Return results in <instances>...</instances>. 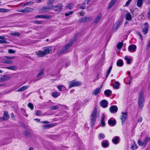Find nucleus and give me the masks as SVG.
Returning <instances> with one entry per match:
<instances>
[{
  "mask_svg": "<svg viewBox=\"0 0 150 150\" xmlns=\"http://www.w3.org/2000/svg\"><path fill=\"white\" fill-rule=\"evenodd\" d=\"M51 50L50 47H47L44 48V50L42 51L40 50L36 52L37 55L40 57H42L48 54Z\"/></svg>",
  "mask_w": 150,
  "mask_h": 150,
  "instance_id": "nucleus-1",
  "label": "nucleus"
},
{
  "mask_svg": "<svg viewBox=\"0 0 150 150\" xmlns=\"http://www.w3.org/2000/svg\"><path fill=\"white\" fill-rule=\"evenodd\" d=\"M144 99L142 91L140 92L139 96L138 103L140 108L142 109L144 106Z\"/></svg>",
  "mask_w": 150,
  "mask_h": 150,
  "instance_id": "nucleus-2",
  "label": "nucleus"
},
{
  "mask_svg": "<svg viewBox=\"0 0 150 150\" xmlns=\"http://www.w3.org/2000/svg\"><path fill=\"white\" fill-rule=\"evenodd\" d=\"M97 116V113L96 109V108H94L92 112L91 115V124L92 126H93L96 122Z\"/></svg>",
  "mask_w": 150,
  "mask_h": 150,
  "instance_id": "nucleus-3",
  "label": "nucleus"
},
{
  "mask_svg": "<svg viewBox=\"0 0 150 150\" xmlns=\"http://www.w3.org/2000/svg\"><path fill=\"white\" fill-rule=\"evenodd\" d=\"M149 142H150V137H146L143 142L140 139H139L138 143L139 146L145 147Z\"/></svg>",
  "mask_w": 150,
  "mask_h": 150,
  "instance_id": "nucleus-4",
  "label": "nucleus"
},
{
  "mask_svg": "<svg viewBox=\"0 0 150 150\" xmlns=\"http://www.w3.org/2000/svg\"><path fill=\"white\" fill-rule=\"evenodd\" d=\"M73 43V41H70L69 43L66 44L63 47L62 51L58 52V54H60L66 52L69 49V47L72 45Z\"/></svg>",
  "mask_w": 150,
  "mask_h": 150,
  "instance_id": "nucleus-5",
  "label": "nucleus"
},
{
  "mask_svg": "<svg viewBox=\"0 0 150 150\" xmlns=\"http://www.w3.org/2000/svg\"><path fill=\"white\" fill-rule=\"evenodd\" d=\"M81 82L76 80H73L69 82V88L74 86H78L82 84Z\"/></svg>",
  "mask_w": 150,
  "mask_h": 150,
  "instance_id": "nucleus-6",
  "label": "nucleus"
},
{
  "mask_svg": "<svg viewBox=\"0 0 150 150\" xmlns=\"http://www.w3.org/2000/svg\"><path fill=\"white\" fill-rule=\"evenodd\" d=\"M122 115L120 117V119L122 121V124L123 125L127 118V112L126 111L122 112Z\"/></svg>",
  "mask_w": 150,
  "mask_h": 150,
  "instance_id": "nucleus-7",
  "label": "nucleus"
},
{
  "mask_svg": "<svg viewBox=\"0 0 150 150\" xmlns=\"http://www.w3.org/2000/svg\"><path fill=\"white\" fill-rule=\"evenodd\" d=\"M6 58L2 60L3 62L7 64H11L13 63V62L9 59H13L15 58V57L6 56Z\"/></svg>",
  "mask_w": 150,
  "mask_h": 150,
  "instance_id": "nucleus-8",
  "label": "nucleus"
},
{
  "mask_svg": "<svg viewBox=\"0 0 150 150\" xmlns=\"http://www.w3.org/2000/svg\"><path fill=\"white\" fill-rule=\"evenodd\" d=\"M110 111L112 113H116L118 110L117 107L116 105H112L110 108Z\"/></svg>",
  "mask_w": 150,
  "mask_h": 150,
  "instance_id": "nucleus-9",
  "label": "nucleus"
},
{
  "mask_svg": "<svg viewBox=\"0 0 150 150\" xmlns=\"http://www.w3.org/2000/svg\"><path fill=\"white\" fill-rule=\"evenodd\" d=\"M33 10V8L27 7L24 9L18 10V11L22 13H27L32 11Z\"/></svg>",
  "mask_w": 150,
  "mask_h": 150,
  "instance_id": "nucleus-10",
  "label": "nucleus"
},
{
  "mask_svg": "<svg viewBox=\"0 0 150 150\" xmlns=\"http://www.w3.org/2000/svg\"><path fill=\"white\" fill-rule=\"evenodd\" d=\"M108 103L105 100H101L100 103V104L101 106L104 108L107 107L108 106Z\"/></svg>",
  "mask_w": 150,
  "mask_h": 150,
  "instance_id": "nucleus-11",
  "label": "nucleus"
},
{
  "mask_svg": "<svg viewBox=\"0 0 150 150\" xmlns=\"http://www.w3.org/2000/svg\"><path fill=\"white\" fill-rule=\"evenodd\" d=\"M9 118V116L8 112L6 111L4 112V115L3 118H1L0 120V121L3 120H7Z\"/></svg>",
  "mask_w": 150,
  "mask_h": 150,
  "instance_id": "nucleus-12",
  "label": "nucleus"
},
{
  "mask_svg": "<svg viewBox=\"0 0 150 150\" xmlns=\"http://www.w3.org/2000/svg\"><path fill=\"white\" fill-rule=\"evenodd\" d=\"M136 46L133 44L130 45L128 47L129 51L131 52H134L136 51Z\"/></svg>",
  "mask_w": 150,
  "mask_h": 150,
  "instance_id": "nucleus-13",
  "label": "nucleus"
},
{
  "mask_svg": "<svg viewBox=\"0 0 150 150\" xmlns=\"http://www.w3.org/2000/svg\"><path fill=\"white\" fill-rule=\"evenodd\" d=\"M144 25V28L143 29L142 31L144 34H146L148 31V24L147 23H145Z\"/></svg>",
  "mask_w": 150,
  "mask_h": 150,
  "instance_id": "nucleus-14",
  "label": "nucleus"
},
{
  "mask_svg": "<svg viewBox=\"0 0 150 150\" xmlns=\"http://www.w3.org/2000/svg\"><path fill=\"white\" fill-rule=\"evenodd\" d=\"M101 144L103 147L106 148L109 146V143L108 141L104 140L102 142Z\"/></svg>",
  "mask_w": 150,
  "mask_h": 150,
  "instance_id": "nucleus-15",
  "label": "nucleus"
},
{
  "mask_svg": "<svg viewBox=\"0 0 150 150\" xmlns=\"http://www.w3.org/2000/svg\"><path fill=\"white\" fill-rule=\"evenodd\" d=\"M116 121L114 119H110L108 120V124L110 126H114L116 124Z\"/></svg>",
  "mask_w": 150,
  "mask_h": 150,
  "instance_id": "nucleus-16",
  "label": "nucleus"
},
{
  "mask_svg": "<svg viewBox=\"0 0 150 150\" xmlns=\"http://www.w3.org/2000/svg\"><path fill=\"white\" fill-rule=\"evenodd\" d=\"M91 20L92 18L90 17L82 18L81 19L80 22H87L91 21Z\"/></svg>",
  "mask_w": 150,
  "mask_h": 150,
  "instance_id": "nucleus-17",
  "label": "nucleus"
},
{
  "mask_svg": "<svg viewBox=\"0 0 150 150\" xmlns=\"http://www.w3.org/2000/svg\"><path fill=\"white\" fill-rule=\"evenodd\" d=\"M119 139V137L117 136L114 137L112 140V142L114 144H117L118 142Z\"/></svg>",
  "mask_w": 150,
  "mask_h": 150,
  "instance_id": "nucleus-18",
  "label": "nucleus"
},
{
  "mask_svg": "<svg viewBox=\"0 0 150 150\" xmlns=\"http://www.w3.org/2000/svg\"><path fill=\"white\" fill-rule=\"evenodd\" d=\"M100 91L101 88H98L93 91L92 94L94 95H97L100 93Z\"/></svg>",
  "mask_w": 150,
  "mask_h": 150,
  "instance_id": "nucleus-19",
  "label": "nucleus"
},
{
  "mask_svg": "<svg viewBox=\"0 0 150 150\" xmlns=\"http://www.w3.org/2000/svg\"><path fill=\"white\" fill-rule=\"evenodd\" d=\"M102 16L100 14H98L95 18L94 23H97L100 21L101 18Z\"/></svg>",
  "mask_w": 150,
  "mask_h": 150,
  "instance_id": "nucleus-20",
  "label": "nucleus"
},
{
  "mask_svg": "<svg viewBox=\"0 0 150 150\" xmlns=\"http://www.w3.org/2000/svg\"><path fill=\"white\" fill-rule=\"evenodd\" d=\"M36 18H41L43 19H48L49 18L50 16H45L44 15H40L36 16L35 17Z\"/></svg>",
  "mask_w": 150,
  "mask_h": 150,
  "instance_id": "nucleus-21",
  "label": "nucleus"
},
{
  "mask_svg": "<svg viewBox=\"0 0 150 150\" xmlns=\"http://www.w3.org/2000/svg\"><path fill=\"white\" fill-rule=\"evenodd\" d=\"M111 91L110 90H106L104 92L105 96L108 97H110L111 95Z\"/></svg>",
  "mask_w": 150,
  "mask_h": 150,
  "instance_id": "nucleus-22",
  "label": "nucleus"
},
{
  "mask_svg": "<svg viewBox=\"0 0 150 150\" xmlns=\"http://www.w3.org/2000/svg\"><path fill=\"white\" fill-rule=\"evenodd\" d=\"M29 87V86H24L18 89L16 91L19 92L22 91L28 88Z\"/></svg>",
  "mask_w": 150,
  "mask_h": 150,
  "instance_id": "nucleus-23",
  "label": "nucleus"
},
{
  "mask_svg": "<svg viewBox=\"0 0 150 150\" xmlns=\"http://www.w3.org/2000/svg\"><path fill=\"white\" fill-rule=\"evenodd\" d=\"M60 95V93L55 91L53 92L52 94V95L53 97L54 98H56L59 96Z\"/></svg>",
  "mask_w": 150,
  "mask_h": 150,
  "instance_id": "nucleus-24",
  "label": "nucleus"
},
{
  "mask_svg": "<svg viewBox=\"0 0 150 150\" xmlns=\"http://www.w3.org/2000/svg\"><path fill=\"white\" fill-rule=\"evenodd\" d=\"M125 18L126 20L128 21H130L132 19V17L131 14L129 13H127L125 16Z\"/></svg>",
  "mask_w": 150,
  "mask_h": 150,
  "instance_id": "nucleus-25",
  "label": "nucleus"
},
{
  "mask_svg": "<svg viewBox=\"0 0 150 150\" xmlns=\"http://www.w3.org/2000/svg\"><path fill=\"white\" fill-rule=\"evenodd\" d=\"M57 87L59 91H65L66 89V88L63 85L58 86Z\"/></svg>",
  "mask_w": 150,
  "mask_h": 150,
  "instance_id": "nucleus-26",
  "label": "nucleus"
},
{
  "mask_svg": "<svg viewBox=\"0 0 150 150\" xmlns=\"http://www.w3.org/2000/svg\"><path fill=\"white\" fill-rule=\"evenodd\" d=\"M123 64V62L121 59L117 60V65L118 67H121L122 66Z\"/></svg>",
  "mask_w": 150,
  "mask_h": 150,
  "instance_id": "nucleus-27",
  "label": "nucleus"
},
{
  "mask_svg": "<svg viewBox=\"0 0 150 150\" xmlns=\"http://www.w3.org/2000/svg\"><path fill=\"white\" fill-rule=\"evenodd\" d=\"M143 0H137V5L138 7H141L142 6L143 2Z\"/></svg>",
  "mask_w": 150,
  "mask_h": 150,
  "instance_id": "nucleus-28",
  "label": "nucleus"
},
{
  "mask_svg": "<svg viewBox=\"0 0 150 150\" xmlns=\"http://www.w3.org/2000/svg\"><path fill=\"white\" fill-rule=\"evenodd\" d=\"M10 77L7 76H4L1 77V81H4L6 80H8Z\"/></svg>",
  "mask_w": 150,
  "mask_h": 150,
  "instance_id": "nucleus-29",
  "label": "nucleus"
},
{
  "mask_svg": "<svg viewBox=\"0 0 150 150\" xmlns=\"http://www.w3.org/2000/svg\"><path fill=\"white\" fill-rule=\"evenodd\" d=\"M115 84L113 85V87L114 89H117L119 88L120 86L119 83L118 81H115Z\"/></svg>",
  "mask_w": 150,
  "mask_h": 150,
  "instance_id": "nucleus-30",
  "label": "nucleus"
},
{
  "mask_svg": "<svg viewBox=\"0 0 150 150\" xmlns=\"http://www.w3.org/2000/svg\"><path fill=\"white\" fill-rule=\"evenodd\" d=\"M44 71V69L43 68H42L40 72L37 75V78H38V79H40V77L41 76Z\"/></svg>",
  "mask_w": 150,
  "mask_h": 150,
  "instance_id": "nucleus-31",
  "label": "nucleus"
},
{
  "mask_svg": "<svg viewBox=\"0 0 150 150\" xmlns=\"http://www.w3.org/2000/svg\"><path fill=\"white\" fill-rule=\"evenodd\" d=\"M60 105H58L57 106H52L50 107V109L51 110H57L59 108V106Z\"/></svg>",
  "mask_w": 150,
  "mask_h": 150,
  "instance_id": "nucleus-32",
  "label": "nucleus"
},
{
  "mask_svg": "<svg viewBox=\"0 0 150 150\" xmlns=\"http://www.w3.org/2000/svg\"><path fill=\"white\" fill-rule=\"evenodd\" d=\"M112 66H111L108 68V70H107V71L106 74V78H107L108 77V76L109 74H110V73L112 69Z\"/></svg>",
  "mask_w": 150,
  "mask_h": 150,
  "instance_id": "nucleus-33",
  "label": "nucleus"
},
{
  "mask_svg": "<svg viewBox=\"0 0 150 150\" xmlns=\"http://www.w3.org/2000/svg\"><path fill=\"white\" fill-rule=\"evenodd\" d=\"M125 59L126 60L127 63V64H129L131 63L130 61H131V59L129 58L127 56H125L124 57Z\"/></svg>",
  "mask_w": 150,
  "mask_h": 150,
  "instance_id": "nucleus-34",
  "label": "nucleus"
},
{
  "mask_svg": "<svg viewBox=\"0 0 150 150\" xmlns=\"http://www.w3.org/2000/svg\"><path fill=\"white\" fill-rule=\"evenodd\" d=\"M116 2V1L112 0L111 1L109 6L108 7V9L110 8Z\"/></svg>",
  "mask_w": 150,
  "mask_h": 150,
  "instance_id": "nucleus-35",
  "label": "nucleus"
},
{
  "mask_svg": "<svg viewBox=\"0 0 150 150\" xmlns=\"http://www.w3.org/2000/svg\"><path fill=\"white\" fill-rule=\"evenodd\" d=\"M55 125L54 124H51L49 125H44V126L46 128H47L48 127H52L54 126Z\"/></svg>",
  "mask_w": 150,
  "mask_h": 150,
  "instance_id": "nucleus-36",
  "label": "nucleus"
},
{
  "mask_svg": "<svg viewBox=\"0 0 150 150\" xmlns=\"http://www.w3.org/2000/svg\"><path fill=\"white\" fill-rule=\"evenodd\" d=\"M138 148L137 146V144H134L133 145H132L131 147V149L133 150H134Z\"/></svg>",
  "mask_w": 150,
  "mask_h": 150,
  "instance_id": "nucleus-37",
  "label": "nucleus"
},
{
  "mask_svg": "<svg viewBox=\"0 0 150 150\" xmlns=\"http://www.w3.org/2000/svg\"><path fill=\"white\" fill-rule=\"evenodd\" d=\"M6 68L12 70H15L17 69V67L16 66H12L9 67H6Z\"/></svg>",
  "mask_w": 150,
  "mask_h": 150,
  "instance_id": "nucleus-38",
  "label": "nucleus"
},
{
  "mask_svg": "<svg viewBox=\"0 0 150 150\" xmlns=\"http://www.w3.org/2000/svg\"><path fill=\"white\" fill-rule=\"evenodd\" d=\"M50 8H51L49 6L44 7L42 9L43 11L44 12H46L49 11Z\"/></svg>",
  "mask_w": 150,
  "mask_h": 150,
  "instance_id": "nucleus-39",
  "label": "nucleus"
},
{
  "mask_svg": "<svg viewBox=\"0 0 150 150\" xmlns=\"http://www.w3.org/2000/svg\"><path fill=\"white\" fill-rule=\"evenodd\" d=\"M122 43L120 42L117 45V48L118 49H120L122 46Z\"/></svg>",
  "mask_w": 150,
  "mask_h": 150,
  "instance_id": "nucleus-40",
  "label": "nucleus"
},
{
  "mask_svg": "<svg viewBox=\"0 0 150 150\" xmlns=\"http://www.w3.org/2000/svg\"><path fill=\"white\" fill-rule=\"evenodd\" d=\"M11 35L13 36H20V33H19L14 32L11 33Z\"/></svg>",
  "mask_w": 150,
  "mask_h": 150,
  "instance_id": "nucleus-41",
  "label": "nucleus"
},
{
  "mask_svg": "<svg viewBox=\"0 0 150 150\" xmlns=\"http://www.w3.org/2000/svg\"><path fill=\"white\" fill-rule=\"evenodd\" d=\"M28 106L29 108H30V109L32 110H33L34 107L33 104L31 103H29L28 104Z\"/></svg>",
  "mask_w": 150,
  "mask_h": 150,
  "instance_id": "nucleus-42",
  "label": "nucleus"
},
{
  "mask_svg": "<svg viewBox=\"0 0 150 150\" xmlns=\"http://www.w3.org/2000/svg\"><path fill=\"white\" fill-rule=\"evenodd\" d=\"M105 135L104 134H102V133H100L99 134V139H103L105 138Z\"/></svg>",
  "mask_w": 150,
  "mask_h": 150,
  "instance_id": "nucleus-43",
  "label": "nucleus"
},
{
  "mask_svg": "<svg viewBox=\"0 0 150 150\" xmlns=\"http://www.w3.org/2000/svg\"><path fill=\"white\" fill-rule=\"evenodd\" d=\"M120 22H117L115 25V28H116V29H117L119 27L120 25Z\"/></svg>",
  "mask_w": 150,
  "mask_h": 150,
  "instance_id": "nucleus-44",
  "label": "nucleus"
},
{
  "mask_svg": "<svg viewBox=\"0 0 150 150\" xmlns=\"http://www.w3.org/2000/svg\"><path fill=\"white\" fill-rule=\"evenodd\" d=\"M73 13V11H70V12H68V13H66L65 14V15L66 16H68L69 15L72 14Z\"/></svg>",
  "mask_w": 150,
  "mask_h": 150,
  "instance_id": "nucleus-45",
  "label": "nucleus"
},
{
  "mask_svg": "<svg viewBox=\"0 0 150 150\" xmlns=\"http://www.w3.org/2000/svg\"><path fill=\"white\" fill-rule=\"evenodd\" d=\"M74 5L72 3L70 4L68 6V8L70 9H71L73 7Z\"/></svg>",
  "mask_w": 150,
  "mask_h": 150,
  "instance_id": "nucleus-46",
  "label": "nucleus"
},
{
  "mask_svg": "<svg viewBox=\"0 0 150 150\" xmlns=\"http://www.w3.org/2000/svg\"><path fill=\"white\" fill-rule=\"evenodd\" d=\"M8 9L4 8H0V12H6L7 11Z\"/></svg>",
  "mask_w": 150,
  "mask_h": 150,
  "instance_id": "nucleus-47",
  "label": "nucleus"
},
{
  "mask_svg": "<svg viewBox=\"0 0 150 150\" xmlns=\"http://www.w3.org/2000/svg\"><path fill=\"white\" fill-rule=\"evenodd\" d=\"M55 7L56 8H58L59 9H61L62 8V6L61 4H60L59 5H56L55 6Z\"/></svg>",
  "mask_w": 150,
  "mask_h": 150,
  "instance_id": "nucleus-48",
  "label": "nucleus"
},
{
  "mask_svg": "<svg viewBox=\"0 0 150 150\" xmlns=\"http://www.w3.org/2000/svg\"><path fill=\"white\" fill-rule=\"evenodd\" d=\"M33 4V2L32 1H30L26 2L24 4V5L26 6L28 5H30L31 4Z\"/></svg>",
  "mask_w": 150,
  "mask_h": 150,
  "instance_id": "nucleus-49",
  "label": "nucleus"
},
{
  "mask_svg": "<svg viewBox=\"0 0 150 150\" xmlns=\"http://www.w3.org/2000/svg\"><path fill=\"white\" fill-rule=\"evenodd\" d=\"M7 42L6 40H0V44H7Z\"/></svg>",
  "mask_w": 150,
  "mask_h": 150,
  "instance_id": "nucleus-50",
  "label": "nucleus"
},
{
  "mask_svg": "<svg viewBox=\"0 0 150 150\" xmlns=\"http://www.w3.org/2000/svg\"><path fill=\"white\" fill-rule=\"evenodd\" d=\"M105 126V121H101V126L102 127H104Z\"/></svg>",
  "mask_w": 150,
  "mask_h": 150,
  "instance_id": "nucleus-51",
  "label": "nucleus"
},
{
  "mask_svg": "<svg viewBox=\"0 0 150 150\" xmlns=\"http://www.w3.org/2000/svg\"><path fill=\"white\" fill-rule=\"evenodd\" d=\"M85 3H83L81 6L80 8L82 9H84L85 8Z\"/></svg>",
  "mask_w": 150,
  "mask_h": 150,
  "instance_id": "nucleus-52",
  "label": "nucleus"
},
{
  "mask_svg": "<svg viewBox=\"0 0 150 150\" xmlns=\"http://www.w3.org/2000/svg\"><path fill=\"white\" fill-rule=\"evenodd\" d=\"M131 1H132L130 0H128V1L126 2V3L125 4V6H128L130 4Z\"/></svg>",
  "mask_w": 150,
  "mask_h": 150,
  "instance_id": "nucleus-53",
  "label": "nucleus"
},
{
  "mask_svg": "<svg viewBox=\"0 0 150 150\" xmlns=\"http://www.w3.org/2000/svg\"><path fill=\"white\" fill-rule=\"evenodd\" d=\"M41 112L40 110H38L36 111V115L37 116H40Z\"/></svg>",
  "mask_w": 150,
  "mask_h": 150,
  "instance_id": "nucleus-54",
  "label": "nucleus"
},
{
  "mask_svg": "<svg viewBox=\"0 0 150 150\" xmlns=\"http://www.w3.org/2000/svg\"><path fill=\"white\" fill-rule=\"evenodd\" d=\"M8 52L10 53H14L15 52V51L13 50L12 49H9L8 50Z\"/></svg>",
  "mask_w": 150,
  "mask_h": 150,
  "instance_id": "nucleus-55",
  "label": "nucleus"
},
{
  "mask_svg": "<svg viewBox=\"0 0 150 150\" xmlns=\"http://www.w3.org/2000/svg\"><path fill=\"white\" fill-rule=\"evenodd\" d=\"M0 39L2 40H6H6L5 36L3 35L0 36Z\"/></svg>",
  "mask_w": 150,
  "mask_h": 150,
  "instance_id": "nucleus-56",
  "label": "nucleus"
},
{
  "mask_svg": "<svg viewBox=\"0 0 150 150\" xmlns=\"http://www.w3.org/2000/svg\"><path fill=\"white\" fill-rule=\"evenodd\" d=\"M147 16L148 18L150 20V8L149 9L147 13Z\"/></svg>",
  "mask_w": 150,
  "mask_h": 150,
  "instance_id": "nucleus-57",
  "label": "nucleus"
},
{
  "mask_svg": "<svg viewBox=\"0 0 150 150\" xmlns=\"http://www.w3.org/2000/svg\"><path fill=\"white\" fill-rule=\"evenodd\" d=\"M105 118V116L104 114H103L102 116L101 117V121H104Z\"/></svg>",
  "mask_w": 150,
  "mask_h": 150,
  "instance_id": "nucleus-58",
  "label": "nucleus"
},
{
  "mask_svg": "<svg viewBox=\"0 0 150 150\" xmlns=\"http://www.w3.org/2000/svg\"><path fill=\"white\" fill-rule=\"evenodd\" d=\"M35 22L36 24H41L42 23V22L40 21H35Z\"/></svg>",
  "mask_w": 150,
  "mask_h": 150,
  "instance_id": "nucleus-59",
  "label": "nucleus"
},
{
  "mask_svg": "<svg viewBox=\"0 0 150 150\" xmlns=\"http://www.w3.org/2000/svg\"><path fill=\"white\" fill-rule=\"evenodd\" d=\"M142 117H140L138 119V121L139 122H142Z\"/></svg>",
  "mask_w": 150,
  "mask_h": 150,
  "instance_id": "nucleus-60",
  "label": "nucleus"
},
{
  "mask_svg": "<svg viewBox=\"0 0 150 150\" xmlns=\"http://www.w3.org/2000/svg\"><path fill=\"white\" fill-rule=\"evenodd\" d=\"M90 100L89 98H87V99H85L84 101L86 103V102L89 101Z\"/></svg>",
  "mask_w": 150,
  "mask_h": 150,
  "instance_id": "nucleus-61",
  "label": "nucleus"
},
{
  "mask_svg": "<svg viewBox=\"0 0 150 150\" xmlns=\"http://www.w3.org/2000/svg\"><path fill=\"white\" fill-rule=\"evenodd\" d=\"M11 117L12 118V119H14L15 118V116L13 113H11Z\"/></svg>",
  "mask_w": 150,
  "mask_h": 150,
  "instance_id": "nucleus-62",
  "label": "nucleus"
},
{
  "mask_svg": "<svg viewBox=\"0 0 150 150\" xmlns=\"http://www.w3.org/2000/svg\"><path fill=\"white\" fill-rule=\"evenodd\" d=\"M42 122L43 124H47L49 123V122L47 121H43Z\"/></svg>",
  "mask_w": 150,
  "mask_h": 150,
  "instance_id": "nucleus-63",
  "label": "nucleus"
},
{
  "mask_svg": "<svg viewBox=\"0 0 150 150\" xmlns=\"http://www.w3.org/2000/svg\"><path fill=\"white\" fill-rule=\"evenodd\" d=\"M53 1V0H49L48 1V3L50 4L52 3Z\"/></svg>",
  "mask_w": 150,
  "mask_h": 150,
  "instance_id": "nucleus-64",
  "label": "nucleus"
}]
</instances>
